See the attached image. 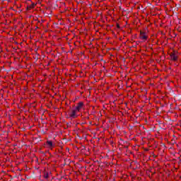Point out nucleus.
<instances>
[{
    "label": "nucleus",
    "instance_id": "2",
    "mask_svg": "<svg viewBox=\"0 0 181 181\" xmlns=\"http://www.w3.org/2000/svg\"><path fill=\"white\" fill-rule=\"evenodd\" d=\"M140 37L142 40H146V39H148V36H146V33L144 32L140 33Z\"/></svg>",
    "mask_w": 181,
    "mask_h": 181
},
{
    "label": "nucleus",
    "instance_id": "6",
    "mask_svg": "<svg viewBox=\"0 0 181 181\" xmlns=\"http://www.w3.org/2000/svg\"><path fill=\"white\" fill-rule=\"evenodd\" d=\"M47 144L50 147L53 146V142L52 141H47Z\"/></svg>",
    "mask_w": 181,
    "mask_h": 181
},
{
    "label": "nucleus",
    "instance_id": "7",
    "mask_svg": "<svg viewBox=\"0 0 181 181\" xmlns=\"http://www.w3.org/2000/svg\"><path fill=\"white\" fill-rule=\"evenodd\" d=\"M44 177H45V179H48L49 178V174L48 173H45L44 175Z\"/></svg>",
    "mask_w": 181,
    "mask_h": 181
},
{
    "label": "nucleus",
    "instance_id": "8",
    "mask_svg": "<svg viewBox=\"0 0 181 181\" xmlns=\"http://www.w3.org/2000/svg\"><path fill=\"white\" fill-rule=\"evenodd\" d=\"M117 27L119 29V24H117Z\"/></svg>",
    "mask_w": 181,
    "mask_h": 181
},
{
    "label": "nucleus",
    "instance_id": "9",
    "mask_svg": "<svg viewBox=\"0 0 181 181\" xmlns=\"http://www.w3.org/2000/svg\"><path fill=\"white\" fill-rule=\"evenodd\" d=\"M125 148H128V146H126Z\"/></svg>",
    "mask_w": 181,
    "mask_h": 181
},
{
    "label": "nucleus",
    "instance_id": "4",
    "mask_svg": "<svg viewBox=\"0 0 181 181\" xmlns=\"http://www.w3.org/2000/svg\"><path fill=\"white\" fill-rule=\"evenodd\" d=\"M170 56L171 57V60H173V62H176V60H177V56H176V54L171 53Z\"/></svg>",
    "mask_w": 181,
    "mask_h": 181
},
{
    "label": "nucleus",
    "instance_id": "1",
    "mask_svg": "<svg viewBox=\"0 0 181 181\" xmlns=\"http://www.w3.org/2000/svg\"><path fill=\"white\" fill-rule=\"evenodd\" d=\"M76 112H77L76 110H72L71 112H69V117H71V118H77V115Z\"/></svg>",
    "mask_w": 181,
    "mask_h": 181
},
{
    "label": "nucleus",
    "instance_id": "5",
    "mask_svg": "<svg viewBox=\"0 0 181 181\" xmlns=\"http://www.w3.org/2000/svg\"><path fill=\"white\" fill-rule=\"evenodd\" d=\"M35 8V3H32L31 4L27 6V10L30 11V9H33Z\"/></svg>",
    "mask_w": 181,
    "mask_h": 181
},
{
    "label": "nucleus",
    "instance_id": "3",
    "mask_svg": "<svg viewBox=\"0 0 181 181\" xmlns=\"http://www.w3.org/2000/svg\"><path fill=\"white\" fill-rule=\"evenodd\" d=\"M83 102H80L79 103H78V105L76 107V110L80 111L81 108H83Z\"/></svg>",
    "mask_w": 181,
    "mask_h": 181
}]
</instances>
